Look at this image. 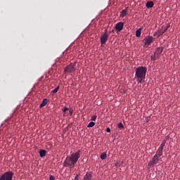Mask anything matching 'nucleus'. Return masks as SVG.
I'll return each instance as SVG.
<instances>
[{"instance_id": "f257e3e1", "label": "nucleus", "mask_w": 180, "mask_h": 180, "mask_svg": "<svg viewBox=\"0 0 180 180\" xmlns=\"http://www.w3.org/2000/svg\"><path fill=\"white\" fill-rule=\"evenodd\" d=\"M79 158H81V150H77L76 153H72L71 155L66 157L63 162V167H68L72 169Z\"/></svg>"}, {"instance_id": "ddd939ff", "label": "nucleus", "mask_w": 180, "mask_h": 180, "mask_svg": "<svg viewBox=\"0 0 180 180\" xmlns=\"http://www.w3.org/2000/svg\"><path fill=\"white\" fill-rule=\"evenodd\" d=\"M146 6L148 8H153V6H154V2L153 1H148L146 4Z\"/></svg>"}, {"instance_id": "f8f14e48", "label": "nucleus", "mask_w": 180, "mask_h": 180, "mask_svg": "<svg viewBox=\"0 0 180 180\" xmlns=\"http://www.w3.org/2000/svg\"><path fill=\"white\" fill-rule=\"evenodd\" d=\"M48 103H49V100H48L47 98H44V99L42 101L41 103L40 104L39 107H40V108H44V106H45L46 105H47Z\"/></svg>"}, {"instance_id": "9d476101", "label": "nucleus", "mask_w": 180, "mask_h": 180, "mask_svg": "<svg viewBox=\"0 0 180 180\" xmlns=\"http://www.w3.org/2000/svg\"><path fill=\"white\" fill-rule=\"evenodd\" d=\"M162 48H158L156 51H155V53L156 55V57H160L161 56V53H162Z\"/></svg>"}, {"instance_id": "6ab92c4d", "label": "nucleus", "mask_w": 180, "mask_h": 180, "mask_svg": "<svg viewBox=\"0 0 180 180\" xmlns=\"http://www.w3.org/2000/svg\"><path fill=\"white\" fill-rule=\"evenodd\" d=\"M106 157H107V155H106L105 153H101V158L102 160H106Z\"/></svg>"}, {"instance_id": "bb28decb", "label": "nucleus", "mask_w": 180, "mask_h": 180, "mask_svg": "<svg viewBox=\"0 0 180 180\" xmlns=\"http://www.w3.org/2000/svg\"><path fill=\"white\" fill-rule=\"evenodd\" d=\"M162 150H164V148L162 146H160L158 150L162 151Z\"/></svg>"}, {"instance_id": "2f4dec72", "label": "nucleus", "mask_w": 180, "mask_h": 180, "mask_svg": "<svg viewBox=\"0 0 180 180\" xmlns=\"http://www.w3.org/2000/svg\"><path fill=\"white\" fill-rule=\"evenodd\" d=\"M156 35H157V34H153V36H156Z\"/></svg>"}, {"instance_id": "7c9ffc66", "label": "nucleus", "mask_w": 180, "mask_h": 180, "mask_svg": "<svg viewBox=\"0 0 180 180\" xmlns=\"http://www.w3.org/2000/svg\"><path fill=\"white\" fill-rule=\"evenodd\" d=\"M104 33H108V29L105 30V32Z\"/></svg>"}, {"instance_id": "aec40b11", "label": "nucleus", "mask_w": 180, "mask_h": 180, "mask_svg": "<svg viewBox=\"0 0 180 180\" xmlns=\"http://www.w3.org/2000/svg\"><path fill=\"white\" fill-rule=\"evenodd\" d=\"M58 89H60V86H58L56 88H55L53 91H52V94H57V92H58Z\"/></svg>"}, {"instance_id": "2eb2a0df", "label": "nucleus", "mask_w": 180, "mask_h": 180, "mask_svg": "<svg viewBox=\"0 0 180 180\" xmlns=\"http://www.w3.org/2000/svg\"><path fill=\"white\" fill-rule=\"evenodd\" d=\"M47 152L46 151V150H41L40 151H39V155H40V157H41V158H43V157H46V153Z\"/></svg>"}, {"instance_id": "f03ea898", "label": "nucleus", "mask_w": 180, "mask_h": 180, "mask_svg": "<svg viewBox=\"0 0 180 180\" xmlns=\"http://www.w3.org/2000/svg\"><path fill=\"white\" fill-rule=\"evenodd\" d=\"M146 74H147L146 67L140 66L136 68L135 78L137 79L138 82L141 84V82L146 79Z\"/></svg>"}, {"instance_id": "dca6fc26", "label": "nucleus", "mask_w": 180, "mask_h": 180, "mask_svg": "<svg viewBox=\"0 0 180 180\" xmlns=\"http://www.w3.org/2000/svg\"><path fill=\"white\" fill-rule=\"evenodd\" d=\"M136 37H140L141 36V28H139L136 31Z\"/></svg>"}, {"instance_id": "423d86ee", "label": "nucleus", "mask_w": 180, "mask_h": 180, "mask_svg": "<svg viewBox=\"0 0 180 180\" xmlns=\"http://www.w3.org/2000/svg\"><path fill=\"white\" fill-rule=\"evenodd\" d=\"M169 27V25H167L165 27H162V29H160L158 30V37H160V36H162V34L168 30V28Z\"/></svg>"}, {"instance_id": "20e7f679", "label": "nucleus", "mask_w": 180, "mask_h": 180, "mask_svg": "<svg viewBox=\"0 0 180 180\" xmlns=\"http://www.w3.org/2000/svg\"><path fill=\"white\" fill-rule=\"evenodd\" d=\"M77 65V63H70L69 65H68L65 69V73L67 74V72H69L71 74L72 72H75V66Z\"/></svg>"}, {"instance_id": "7ed1b4c3", "label": "nucleus", "mask_w": 180, "mask_h": 180, "mask_svg": "<svg viewBox=\"0 0 180 180\" xmlns=\"http://www.w3.org/2000/svg\"><path fill=\"white\" fill-rule=\"evenodd\" d=\"M13 178V172L9 171L4 172L0 177V180H12Z\"/></svg>"}, {"instance_id": "a878e982", "label": "nucleus", "mask_w": 180, "mask_h": 180, "mask_svg": "<svg viewBox=\"0 0 180 180\" xmlns=\"http://www.w3.org/2000/svg\"><path fill=\"white\" fill-rule=\"evenodd\" d=\"M67 110H68V108L64 107V108H63V113H65V112H67Z\"/></svg>"}, {"instance_id": "412c9836", "label": "nucleus", "mask_w": 180, "mask_h": 180, "mask_svg": "<svg viewBox=\"0 0 180 180\" xmlns=\"http://www.w3.org/2000/svg\"><path fill=\"white\" fill-rule=\"evenodd\" d=\"M95 126V122H90L89 124L87 125V127H94Z\"/></svg>"}, {"instance_id": "6e6552de", "label": "nucleus", "mask_w": 180, "mask_h": 180, "mask_svg": "<svg viewBox=\"0 0 180 180\" xmlns=\"http://www.w3.org/2000/svg\"><path fill=\"white\" fill-rule=\"evenodd\" d=\"M109 35L108 33H104L101 37V44H106V41H108V38Z\"/></svg>"}, {"instance_id": "c85d7f7f", "label": "nucleus", "mask_w": 180, "mask_h": 180, "mask_svg": "<svg viewBox=\"0 0 180 180\" xmlns=\"http://www.w3.org/2000/svg\"><path fill=\"white\" fill-rule=\"evenodd\" d=\"M69 113H70V115H72V113H74V111H73L72 110H70Z\"/></svg>"}, {"instance_id": "0eeeda50", "label": "nucleus", "mask_w": 180, "mask_h": 180, "mask_svg": "<svg viewBox=\"0 0 180 180\" xmlns=\"http://www.w3.org/2000/svg\"><path fill=\"white\" fill-rule=\"evenodd\" d=\"M124 26V23L122 22H119L115 25V30H117L118 32H121L123 30V27Z\"/></svg>"}, {"instance_id": "5701e85b", "label": "nucleus", "mask_w": 180, "mask_h": 180, "mask_svg": "<svg viewBox=\"0 0 180 180\" xmlns=\"http://www.w3.org/2000/svg\"><path fill=\"white\" fill-rule=\"evenodd\" d=\"M96 115H93V116H91V120H93V121H95V120H96Z\"/></svg>"}, {"instance_id": "b1692460", "label": "nucleus", "mask_w": 180, "mask_h": 180, "mask_svg": "<svg viewBox=\"0 0 180 180\" xmlns=\"http://www.w3.org/2000/svg\"><path fill=\"white\" fill-rule=\"evenodd\" d=\"M165 143H167L165 141H163L162 143L160 145V147H165Z\"/></svg>"}, {"instance_id": "39448f33", "label": "nucleus", "mask_w": 180, "mask_h": 180, "mask_svg": "<svg viewBox=\"0 0 180 180\" xmlns=\"http://www.w3.org/2000/svg\"><path fill=\"white\" fill-rule=\"evenodd\" d=\"M160 160H161V158L158 157L157 155H155L152 158V161H150L148 163L149 167H154V165H157Z\"/></svg>"}, {"instance_id": "1a4fd4ad", "label": "nucleus", "mask_w": 180, "mask_h": 180, "mask_svg": "<svg viewBox=\"0 0 180 180\" xmlns=\"http://www.w3.org/2000/svg\"><path fill=\"white\" fill-rule=\"evenodd\" d=\"M144 40H145V46L148 47V46H150V44H151V43L154 41V38L153 37H148L147 38H145Z\"/></svg>"}, {"instance_id": "393cba45", "label": "nucleus", "mask_w": 180, "mask_h": 180, "mask_svg": "<svg viewBox=\"0 0 180 180\" xmlns=\"http://www.w3.org/2000/svg\"><path fill=\"white\" fill-rule=\"evenodd\" d=\"M49 180H56V178L53 175L49 176Z\"/></svg>"}, {"instance_id": "9b49d317", "label": "nucleus", "mask_w": 180, "mask_h": 180, "mask_svg": "<svg viewBox=\"0 0 180 180\" xmlns=\"http://www.w3.org/2000/svg\"><path fill=\"white\" fill-rule=\"evenodd\" d=\"M84 180H92V174L91 173H86L84 177Z\"/></svg>"}, {"instance_id": "4468645a", "label": "nucleus", "mask_w": 180, "mask_h": 180, "mask_svg": "<svg viewBox=\"0 0 180 180\" xmlns=\"http://www.w3.org/2000/svg\"><path fill=\"white\" fill-rule=\"evenodd\" d=\"M127 15V8L124 9L121 13H120V17L121 18H124Z\"/></svg>"}, {"instance_id": "a211bd4d", "label": "nucleus", "mask_w": 180, "mask_h": 180, "mask_svg": "<svg viewBox=\"0 0 180 180\" xmlns=\"http://www.w3.org/2000/svg\"><path fill=\"white\" fill-rule=\"evenodd\" d=\"M150 58H151L152 61H155V60H157V55H156V53H154V54L150 56Z\"/></svg>"}, {"instance_id": "f3484780", "label": "nucleus", "mask_w": 180, "mask_h": 180, "mask_svg": "<svg viewBox=\"0 0 180 180\" xmlns=\"http://www.w3.org/2000/svg\"><path fill=\"white\" fill-rule=\"evenodd\" d=\"M155 155H157L158 157H159V158H161V155H162V150H157Z\"/></svg>"}, {"instance_id": "cd10ccee", "label": "nucleus", "mask_w": 180, "mask_h": 180, "mask_svg": "<svg viewBox=\"0 0 180 180\" xmlns=\"http://www.w3.org/2000/svg\"><path fill=\"white\" fill-rule=\"evenodd\" d=\"M106 131H107V133H110V128L108 127L106 129Z\"/></svg>"}, {"instance_id": "4be33fe9", "label": "nucleus", "mask_w": 180, "mask_h": 180, "mask_svg": "<svg viewBox=\"0 0 180 180\" xmlns=\"http://www.w3.org/2000/svg\"><path fill=\"white\" fill-rule=\"evenodd\" d=\"M117 127H118V129H123L124 127L123 126V123L119 122L118 124H117Z\"/></svg>"}, {"instance_id": "c756f323", "label": "nucleus", "mask_w": 180, "mask_h": 180, "mask_svg": "<svg viewBox=\"0 0 180 180\" xmlns=\"http://www.w3.org/2000/svg\"><path fill=\"white\" fill-rule=\"evenodd\" d=\"M79 176H78V174H77V175H76V176H75V180H77V179H78V178H79Z\"/></svg>"}]
</instances>
